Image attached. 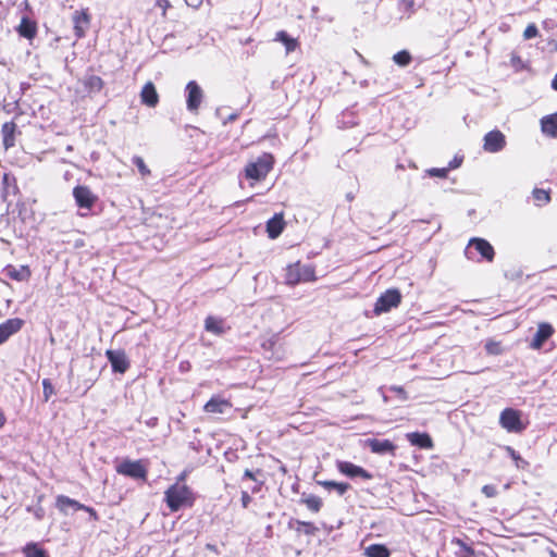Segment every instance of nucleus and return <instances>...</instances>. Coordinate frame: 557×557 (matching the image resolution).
<instances>
[{
  "label": "nucleus",
  "mask_w": 557,
  "mask_h": 557,
  "mask_svg": "<svg viewBox=\"0 0 557 557\" xmlns=\"http://www.w3.org/2000/svg\"><path fill=\"white\" fill-rule=\"evenodd\" d=\"M393 61L399 66H407L412 61V57L407 50H401L393 55Z\"/></svg>",
  "instance_id": "58836bf2"
},
{
  "label": "nucleus",
  "mask_w": 557,
  "mask_h": 557,
  "mask_svg": "<svg viewBox=\"0 0 557 557\" xmlns=\"http://www.w3.org/2000/svg\"><path fill=\"white\" fill-rule=\"evenodd\" d=\"M336 469L338 472L347 478L355 479L360 478L364 481L373 479V474L364 468L357 466L350 461L337 460Z\"/></svg>",
  "instance_id": "1a4fd4ad"
},
{
  "label": "nucleus",
  "mask_w": 557,
  "mask_h": 557,
  "mask_svg": "<svg viewBox=\"0 0 557 557\" xmlns=\"http://www.w3.org/2000/svg\"><path fill=\"white\" fill-rule=\"evenodd\" d=\"M367 557H391V550L384 544H371L364 549Z\"/></svg>",
  "instance_id": "7c9ffc66"
},
{
  "label": "nucleus",
  "mask_w": 557,
  "mask_h": 557,
  "mask_svg": "<svg viewBox=\"0 0 557 557\" xmlns=\"http://www.w3.org/2000/svg\"><path fill=\"white\" fill-rule=\"evenodd\" d=\"M3 273L7 277L16 282H27L32 276V270L28 265L16 268L13 264H8L4 267Z\"/></svg>",
  "instance_id": "a211bd4d"
},
{
  "label": "nucleus",
  "mask_w": 557,
  "mask_h": 557,
  "mask_svg": "<svg viewBox=\"0 0 557 557\" xmlns=\"http://www.w3.org/2000/svg\"><path fill=\"white\" fill-rule=\"evenodd\" d=\"M233 404L230 399L220 395H213L205 405L203 411L211 414H222L232 409Z\"/></svg>",
  "instance_id": "dca6fc26"
},
{
  "label": "nucleus",
  "mask_w": 557,
  "mask_h": 557,
  "mask_svg": "<svg viewBox=\"0 0 557 557\" xmlns=\"http://www.w3.org/2000/svg\"><path fill=\"white\" fill-rule=\"evenodd\" d=\"M406 436L409 443L413 446L424 449L433 447V441L428 433L412 432L408 433Z\"/></svg>",
  "instance_id": "a878e982"
},
{
  "label": "nucleus",
  "mask_w": 557,
  "mask_h": 557,
  "mask_svg": "<svg viewBox=\"0 0 557 557\" xmlns=\"http://www.w3.org/2000/svg\"><path fill=\"white\" fill-rule=\"evenodd\" d=\"M552 87H553L554 90L557 91V72H556V75L553 78Z\"/></svg>",
  "instance_id": "4d7b16f0"
},
{
  "label": "nucleus",
  "mask_w": 557,
  "mask_h": 557,
  "mask_svg": "<svg viewBox=\"0 0 557 557\" xmlns=\"http://www.w3.org/2000/svg\"><path fill=\"white\" fill-rule=\"evenodd\" d=\"M276 344V339L274 337L272 338H269L267 341H264L262 344H261V347L264 349V350H273L274 346Z\"/></svg>",
  "instance_id": "603ef678"
},
{
  "label": "nucleus",
  "mask_w": 557,
  "mask_h": 557,
  "mask_svg": "<svg viewBox=\"0 0 557 557\" xmlns=\"http://www.w3.org/2000/svg\"><path fill=\"white\" fill-rule=\"evenodd\" d=\"M73 30L76 39H82L86 36L91 23V14L88 8L77 10L72 16Z\"/></svg>",
  "instance_id": "6e6552de"
},
{
  "label": "nucleus",
  "mask_w": 557,
  "mask_h": 557,
  "mask_svg": "<svg viewBox=\"0 0 557 557\" xmlns=\"http://www.w3.org/2000/svg\"><path fill=\"white\" fill-rule=\"evenodd\" d=\"M106 357L111 363L112 371L116 373H125L129 368V361L124 350L108 349Z\"/></svg>",
  "instance_id": "2eb2a0df"
},
{
  "label": "nucleus",
  "mask_w": 557,
  "mask_h": 557,
  "mask_svg": "<svg viewBox=\"0 0 557 557\" xmlns=\"http://www.w3.org/2000/svg\"><path fill=\"white\" fill-rule=\"evenodd\" d=\"M7 423V417L3 410L0 408V429H2Z\"/></svg>",
  "instance_id": "864d4df0"
},
{
  "label": "nucleus",
  "mask_w": 557,
  "mask_h": 557,
  "mask_svg": "<svg viewBox=\"0 0 557 557\" xmlns=\"http://www.w3.org/2000/svg\"><path fill=\"white\" fill-rule=\"evenodd\" d=\"M499 424L509 433H522L528 422L522 420V412L513 408H505L499 414Z\"/></svg>",
  "instance_id": "39448f33"
},
{
  "label": "nucleus",
  "mask_w": 557,
  "mask_h": 557,
  "mask_svg": "<svg viewBox=\"0 0 557 557\" xmlns=\"http://www.w3.org/2000/svg\"><path fill=\"white\" fill-rule=\"evenodd\" d=\"M148 466L149 461L147 459L132 460L125 458L115 465V471L120 475L146 482L148 479Z\"/></svg>",
  "instance_id": "7ed1b4c3"
},
{
  "label": "nucleus",
  "mask_w": 557,
  "mask_h": 557,
  "mask_svg": "<svg viewBox=\"0 0 557 557\" xmlns=\"http://www.w3.org/2000/svg\"><path fill=\"white\" fill-rule=\"evenodd\" d=\"M536 206H544L550 201V191L542 188H535L532 193Z\"/></svg>",
  "instance_id": "f704fd0d"
},
{
  "label": "nucleus",
  "mask_w": 557,
  "mask_h": 557,
  "mask_svg": "<svg viewBox=\"0 0 557 557\" xmlns=\"http://www.w3.org/2000/svg\"><path fill=\"white\" fill-rule=\"evenodd\" d=\"M317 281L315 267L304 264L301 261L290 263L285 269V284L296 286L300 283Z\"/></svg>",
  "instance_id": "f03ea898"
},
{
  "label": "nucleus",
  "mask_w": 557,
  "mask_h": 557,
  "mask_svg": "<svg viewBox=\"0 0 557 557\" xmlns=\"http://www.w3.org/2000/svg\"><path fill=\"white\" fill-rule=\"evenodd\" d=\"M261 474H262V470L261 469H257L256 471H252L250 469H246L244 471V478L248 479V480H251V481H257V476L261 475Z\"/></svg>",
  "instance_id": "de8ad7c7"
},
{
  "label": "nucleus",
  "mask_w": 557,
  "mask_h": 557,
  "mask_svg": "<svg viewBox=\"0 0 557 557\" xmlns=\"http://www.w3.org/2000/svg\"><path fill=\"white\" fill-rule=\"evenodd\" d=\"M23 553L25 557H49L47 552L39 547L37 543H27L24 548Z\"/></svg>",
  "instance_id": "72a5a7b5"
},
{
  "label": "nucleus",
  "mask_w": 557,
  "mask_h": 557,
  "mask_svg": "<svg viewBox=\"0 0 557 557\" xmlns=\"http://www.w3.org/2000/svg\"><path fill=\"white\" fill-rule=\"evenodd\" d=\"M17 33L24 38L33 39L37 34L36 22L29 20L28 17H23L17 27Z\"/></svg>",
  "instance_id": "bb28decb"
},
{
  "label": "nucleus",
  "mask_w": 557,
  "mask_h": 557,
  "mask_svg": "<svg viewBox=\"0 0 557 557\" xmlns=\"http://www.w3.org/2000/svg\"><path fill=\"white\" fill-rule=\"evenodd\" d=\"M537 35H539V29L534 23L529 24L523 32V38L525 40L535 38Z\"/></svg>",
  "instance_id": "37998d69"
},
{
  "label": "nucleus",
  "mask_w": 557,
  "mask_h": 557,
  "mask_svg": "<svg viewBox=\"0 0 557 557\" xmlns=\"http://www.w3.org/2000/svg\"><path fill=\"white\" fill-rule=\"evenodd\" d=\"M318 483L327 491L335 490L337 494L341 496L344 495L350 488V484L346 482L319 481Z\"/></svg>",
  "instance_id": "473e14b6"
},
{
  "label": "nucleus",
  "mask_w": 557,
  "mask_h": 557,
  "mask_svg": "<svg viewBox=\"0 0 557 557\" xmlns=\"http://www.w3.org/2000/svg\"><path fill=\"white\" fill-rule=\"evenodd\" d=\"M55 394L54 387L49 379L42 380V396L44 401H48L52 395Z\"/></svg>",
  "instance_id": "a19ab883"
},
{
  "label": "nucleus",
  "mask_w": 557,
  "mask_h": 557,
  "mask_svg": "<svg viewBox=\"0 0 557 557\" xmlns=\"http://www.w3.org/2000/svg\"><path fill=\"white\" fill-rule=\"evenodd\" d=\"M347 198H348L349 200H352V199H354V195L348 194V195H347Z\"/></svg>",
  "instance_id": "bf43d9fd"
},
{
  "label": "nucleus",
  "mask_w": 557,
  "mask_h": 557,
  "mask_svg": "<svg viewBox=\"0 0 557 557\" xmlns=\"http://www.w3.org/2000/svg\"><path fill=\"white\" fill-rule=\"evenodd\" d=\"M483 141V149L491 153L498 152L506 146V137L499 129L485 134Z\"/></svg>",
  "instance_id": "f8f14e48"
},
{
  "label": "nucleus",
  "mask_w": 557,
  "mask_h": 557,
  "mask_svg": "<svg viewBox=\"0 0 557 557\" xmlns=\"http://www.w3.org/2000/svg\"><path fill=\"white\" fill-rule=\"evenodd\" d=\"M474 249L481 259L486 262H493L495 258L494 247L484 238L473 237L468 243V249Z\"/></svg>",
  "instance_id": "ddd939ff"
},
{
  "label": "nucleus",
  "mask_w": 557,
  "mask_h": 557,
  "mask_svg": "<svg viewBox=\"0 0 557 557\" xmlns=\"http://www.w3.org/2000/svg\"><path fill=\"white\" fill-rule=\"evenodd\" d=\"M401 302V294L397 288L385 290L375 301L373 312L380 315L388 312L393 308H397Z\"/></svg>",
  "instance_id": "0eeeda50"
},
{
  "label": "nucleus",
  "mask_w": 557,
  "mask_h": 557,
  "mask_svg": "<svg viewBox=\"0 0 557 557\" xmlns=\"http://www.w3.org/2000/svg\"><path fill=\"white\" fill-rule=\"evenodd\" d=\"M2 144L5 150L15 146L16 124L13 121L5 122L1 128Z\"/></svg>",
  "instance_id": "4be33fe9"
},
{
  "label": "nucleus",
  "mask_w": 557,
  "mask_h": 557,
  "mask_svg": "<svg viewBox=\"0 0 557 557\" xmlns=\"http://www.w3.org/2000/svg\"><path fill=\"white\" fill-rule=\"evenodd\" d=\"M79 510L86 511L91 520L99 521V515L92 507L82 504V508Z\"/></svg>",
  "instance_id": "09e8293b"
},
{
  "label": "nucleus",
  "mask_w": 557,
  "mask_h": 557,
  "mask_svg": "<svg viewBox=\"0 0 557 557\" xmlns=\"http://www.w3.org/2000/svg\"><path fill=\"white\" fill-rule=\"evenodd\" d=\"M240 500H242L243 508H248V506L250 505L252 498H251V496L249 495L248 492L243 491L242 495H240Z\"/></svg>",
  "instance_id": "3c124183"
},
{
  "label": "nucleus",
  "mask_w": 557,
  "mask_h": 557,
  "mask_svg": "<svg viewBox=\"0 0 557 557\" xmlns=\"http://www.w3.org/2000/svg\"><path fill=\"white\" fill-rule=\"evenodd\" d=\"M285 222L283 213H276L267 222V233L271 239L278 237L284 231Z\"/></svg>",
  "instance_id": "412c9836"
},
{
  "label": "nucleus",
  "mask_w": 557,
  "mask_h": 557,
  "mask_svg": "<svg viewBox=\"0 0 557 557\" xmlns=\"http://www.w3.org/2000/svg\"><path fill=\"white\" fill-rule=\"evenodd\" d=\"M505 450L509 455V457L515 461V465L518 469H527L529 467V462L524 460L518 451H516L512 447L506 446Z\"/></svg>",
  "instance_id": "e433bc0d"
},
{
  "label": "nucleus",
  "mask_w": 557,
  "mask_h": 557,
  "mask_svg": "<svg viewBox=\"0 0 557 557\" xmlns=\"http://www.w3.org/2000/svg\"><path fill=\"white\" fill-rule=\"evenodd\" d=\"M230 327H225V321L222 318L208 315L205 320V330L214 335H222Z\"/></svg>",
  "instance_id": "5701e85b"
},
{
  "label": "nucleus",
  "mask_w": 557,
  "mask_h": 557,
  "mask_svg": "<svg viewBox=\"0 0 557 557\" xmlns=\"http://www.w3.org/2000/svg\"><path fill=\"white\" fill-rule=\"evenodd\" d=\"M367 446L372 453L381 455H395L396 450V445L389 440L369 438L367 440Z\"/></svg>",
  "instance_id": "6ab92c4d"
},
{
  "label": "nucleus",
  "mask_w": 557,
  "mask_h": 557,
  "mask_svg": "<svg viewBox=\"0 0 557 557\" xmlns=\"http://www.w3.org/2000/svg\"><path fill=\"white\" fill-rule=\"evenodd\" d=\"M24 325L20 318L8 319L0 324V345L5 343L13 334L17 333Z\"/></svg>",
  "instance_id": "f3484780"
},
{
  "label": "nucleus",
  "mask_w": 557,
  "mask_h": 557,
  "mask_svg": "<svg viewBox=\"0 0 557 557\" xmlns=\"http://www.w3.org/2000/svg\"><path fill=\"white\" fill-rule=\"evenodd\" d=\"M164 502L171 512H176L182 508H191L196 494L186 483L175 482L165 490Z\"/></svg>",
  "instance_id": "f257e3e1"
},
{
  "label": "nucleus",
  "mask_w": 557,
  "mask_h": 557,
  "mask_svg": "<svg viewBox=\"0 0 557 557\" xmlns=\"http://www.w3.org/2000/svg\"><path fill=\"white\" fill-rule=\"evenodd\" d=\"M426 172L432 177L446 178L448 176L449 171L447 168H432L429 169Z\"/></svg>",
  "instance_id": "79ce46f5"
},
{
  "label": "nucleus",
  "mask_w": 557,
  "mask_h": 557,
  "mask_svg": "<svg viewBox=\"0 0 557 557\" xmlns=\"http://www.w3.org/2000/svg\"><path fill=\"white\" fill-rule=\"evenodd\" d=\"M391 392L395 393L401 400H408V393L403 386L393 385L389 387Z\"/></svg>",
  "instance_id": "a18cd8bd"
},
{
  "label": "nucleus",
  "mask_w": 557,
  "mask_h": 557,
  "mask_svg": "<svg viewBox=\"0 0 557 557\" xmlns=\"http://www.w3.org/2000/svg\"><path fill=\"white\" fill-rule=\"evenodd\" d=\"M133 163L136 165L138 172L140 173V175L143 177H147L151 174L149 168L147 166V164L145 163V161L141 157L135 156L133 158Z\"/></svg>",
  "instance_id": "ea45409f"
},
{
  "label": "nucleus",
  "mask_w": 557,
  "mask_h": 557,
  "mask_svg": "<svg viewBox=\"0 0 557 557\" xmlns=\"http://www.w3.org/2000/svg\"><path fill=\"white\" fill-rule=\"evenodd\" d=\"M275 40L285 46L286 52H293L299 47L296 38L290 37L285 30H280L275 34Z\"/></svg>",
  "instance_id": "c85d7f7f"
},
{
  "label": "nucleus",
  "mask_w": 557,
  "mask_h": 557,
  "mask_svg": "<svg viewBox=\"0 0 557 557\" xmlns=\"http://www.w3.org/2000/svg\"><path fill=\"white\" fill-rule=\"evenodd\" d=\"M451 544L459 548L456 552L457 557H474L475 556L474 548L471 545L467 544L462 539L454 537L451 540Z\"/></svg>",
  "instance_id": "c756f323"
},
{
  "label": "nucleus",
  "mask_w": 557,
  "mask_h": 557,
  "mask_svg": "<svg viewBox=\"0 0 557 557\" xmlns=\"http://www.w3.org/2000/svg\"><path fill=\"white\" fill-rule=\"evenodd\" d=\"M185 479H186V473H185V472H183V473H181V474L177 476L176 482H178V483H185Z\"/></svg>",
  "instance_id": "5fc2aeb1"
},
{
  "label": "nucleus",
  "mask_w": 557,
  "mask_h": 557,
  "mask_svg": "<svg viewBox=\"0 0 557 557\" xmlns=\"http://www.w3.org/2000/svg\"><path fill=\"white\" fill-rule=\"evenodd\" d=\"M462 161H463V157L455 156L454 159L451 161H449L448 166H446V168L448 169V171L455 170L461 165Z\"/></svg>",
  "instance_id": "8fccbe9b"
},
{
  "label": "nucleus",
  "mask_w": 557,
  "mask_h": 557,
  "mask_svg": "<svg viewBox=\"0 0 557 557\" xmlns=\"http://www.w3.org/2000/svg\"><path fill=\"white\" fill-rule=\"evenodd\" d=\"M300 502L312 512H319L323 506L322 499L317 495H302Z\"/></svg>",
  "instance_id": "2f4dec72"
},
{
  "label": "nucleus",
  "mask_w": 557,
  "mask_h": 557,
  "mask_svg": "<svg viewBox=\"0 0 557 557\" xmlns=\"http://www.w3.org/2000/svg\"><path fill=\"white\" fill-rule=\"evenodd\" d=\"M186 107L190 112H197L203 99V91L196 81H190L186 85Z\"/></svg>",
  "instance_id": "9b49d317"
},
{
  "label": "nucleus",
  "mask_w": 557,
  "mask_h": 557,
  "mask_svg": "<svg viewBox=\"0 0 557 557\" xmlns=\"http://www.w3.org/2000/svg\"><path fill=\"white\" fill-rule=\"evenodd\" d=\"M482 493L488 498L495 497L498 494L496 486L492 484L484 485Z\"/></svg>",
  "instance_id": "49530a36"
},
{
  "label": "nucleus",
  "mask_w": 557,
  "mask_h": 557,
  "mask_svg": "<svg viewBox=\"0 0 557 557\" xmlns=\"http://www.w3.org/2000/svg\"><path fill=\"white\" fill-rule=\"evenodd\" d=\"M84 88L89 94H97L104 87L103 79L98 75H89L83 81Z\"/></svg>",
  "instance_id": "cd10ccee"
},
{
  "label": "nucleus",
  "mask_w": 557,
  "mask_h": 557,
  "mask_svg": "<svg viewBox=\"0 0 557 557\" xmlns=\"http://www.w3.org/2000/svg\"><path fill=\"white\" fill-rule=\"evenodd\" d=\"M274 157L269 152L259 156L255 161L248 162L245 166V177L255 182L263 181L273 170Z\"/></svg>",
  "instance_id": "20e7f679"
},
{
  "label": "nucleus",
  "mask_w": 557,
  "mask_h": 557,
  "mask_svg": "<svg viewBox=\"0 0 557 557\" xmlns=\"http://www.w3.org/2000/svg\"><path fill=\"white\" fill-rule=\"evenodd\" d=\"M55 508L63 515H67L69 508L74 511H78L82 508V504L73 498L65 495H58L55 497Z\"/></svg>",
  "instance_id": "b1692460"
},
{
  "label": "nucleus",
  "mask_w": 557,
  "mask_h": 557,
  "mask_svg": "<svg viewBox=\"0 0 557 557\" xmlns=\"http://www.w3.org/2000/svg\"><path fill=\"white\" fill-rule=\"evenodd\" d=\"M555 334L554 326L548 322H540L537 324L536 333L534 334L530 347L534 350H540L545 342Z\"/></svg>",
  "instance_id": "4468645a"
},
{
  "label": "nucleus",
  "mask_w": 557,
  "mask_h": 557,
  "mask_svg": "<svg viewBox=\"0 0 557 557\" xmlns=\"http://www.w3.org/2000/svg\"><path fill=\"white\" fill-rule=\"evenodd\" d=\"M141 103L154 108L159 103V95L152 82H147L140 91Z\"/></svg>",
  "instance_id": "aec40b11"
},
{
  "label": "nucleus",
  "mask_w": 557,
  "mask_h": 557,
  "mask_svg": "<svg viewBox=\"0 0 557 557\" xmlns=\"http://www.w3.org/2000/svg\"><path fill=\"white\" fill-rule=\"evenodd\" d=\"M156 7L161 9V16L166 18V12L172 5L169 0H156Z\"/></svg>",
  "instance_id": "c03bdc74"
},
{
  "label": "nucleus",
  "mask_w": 557,
  "mask_h": 557,
  "mask_svg": "<svg viewBox=\"0 0 557 557\" xmlns=\"http://www.w3.org/2000/svg\"><path fill=\"white\" fill-rule=\"evenodd\" d=\"M518 62H520V57H519V55H516V54H512V57H511V63H512V64H516V63H518Z\"/></svg>",
  "instance_id": "13d9d810"
},
{
  "label": "nucleus",
  "mask_w": 557,
  "mask_h": 557,
  "mask_svg": "<svg viewBox=\"0 0 557 557\" xmlns=\"http://www.w3.org/2000/svg\"><path fill=\"white\" fill-rule=\"evenodd\" d=\"M21 190L17 178L14 174L5 172L1 180V198L4 202H10V198L20 196Z\"/></svg>",
  "instance_id": "9d476101"
},
{
  "label": "nucleus",
  "mask_w": 557,
  "mask_h": 557,
  "mask_svg": "<svg viewBox=\"0 0 557 557\" xmlns=\"http://www.w3.org/2000/svg\"><path fill=\"white\" fill-rule=\"evenodd\" d=\"M72 194L76 206L86 210V212L81 213V216H88L98 201V196L87 185H76Z\"/></svg>",
  "instance_id": "423d86ee"
},
{
  "label": "nucleus",
  "mask_w": 557,
  "mask_h": 557,
  "mask_svg": "<svg viewBox=\"0 0 557 557\" xmlns=\"http://www.w3.org/2000/svg\"><path fill=\"white\" fill-rule=\"evenodd\" d=\"M484 348H485L486 354L492 355V356H498V355L503 354V351H504L502 342L495 341V339H487Z\"/></svg>",
  "instance_id": "4c0bfd02"
},
{
  "label": "nucleus",
  "mask_w": 557,
  "mask_h": 557,
  "mask_svg": "<svg viewBox=\"0 0 557 557\" xmlns=\"http://www.w3.org/2000/svg\"><path fill=\"white\" fill-rule=\"evenodd\" d=\"M296 532L298 533H305L306 535H313L318 532V528L314 525V523L309 521H300L296 520Z\"/></svg>",
  "instance_id": "c9c22d12"
},
{
  "label": "nucleus",
  "mask_w": 557,
  "mask_h": 557,
  "mask_svg": "<svg viewBox=\"0 0 557 557\" xmlns=\"http://www.w3.org/2000/svg\"><path fill=\"white\" fill-rule=\"evenodd\" d=\"M263 485V482L260 481L257 485H255V487L252 488V493H258L261 491V487Z\"/></svg>",
  "instance_id": "6e6d98bb"
},
{
  "label": "nucleus",
  "mask_w": 557,
  "mask_h": 557,
  "mask_svg": "<svg viewBox=\"0 0 557 557\" xmlns=\"http://www.w3.org/2000/svg\"><path fill=\"white\" fill-rule=\"evenodd\" d=\"M541 129L544 135L557 138V112L541 119Z\"/></svg>",
  "instance_id": "393cba45"
}]
</instances>
